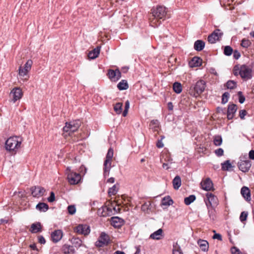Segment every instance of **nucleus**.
I'll return each instance as SVG.
<instances>
[{"label": "nucleus", "instance_id": "nucleus-5", "mask_svg": "<svg viewBox=\"0 0 254 254\" xmlns=\"http://www.w3.org/2000/svg\"><path fill=\"white\" fill-rule=\"evenodd\" d=\"M113 154V149L112 148H110L106 155V160L104 163V175L105 177L109 176V175Z\"/></svg>", "mask_w": 254, "mask_h": 254}, {"label": "nucleus", "instance_id": "nucleus-21", "mask_svg": "<svg viewBox=\"0 0 254 254\" xmlns=\"http://www.w3.org/2000/svg\"><path fill=\"white\" fill-rule=\"evenodd\" d=\"M241 193L247 201L251 200V192L248 188L243 187L241 189Z\"/></svg>", "mask_w": 254, "mask_h": 254}, {"label": "nucleus", "instance_id": "nucleus-46", "mask_svg": "<svg viewBox=\"0 0 254 254\" xmlns=\"http://www.w3.org/2000/svg\"><path fill=\"white\" fill-rule=\"evenodd\" d=\"M19 75L20 76H21V77H24L25 76H26L28 72L29 71L26 70L24 69V68H22V67L21 66H20L19 68Z\"/></svg>", "mask_w": 254, "mask_h": 254}, {"label": "nucleus", "instance_id": "nucleus-28", "mask_svg": "<svg viewBox=\"0 0 254 254\" xmlns=\"http://www.w3.org/2000/svg\"><path fill=\"white\" fill-rule=\"evenodd\" d=\"M36 208L40 211L46 212L49 209V206L45 203L40 202L36 205Z\"/></svg>", "mask_w": 254, "mask_h": 254}, {"label": "nucleus", "instance_id": "nucleus-2", "mask_svg": "<svg viewBox=\"0 0 254 254\" xmlns=\"http://www.w3.org/2000/svg\"><path fill=\"white\" fill-rule=\"evenodd\" d=\"M205 88V82L202 80H198L194 85H192L189 90V94L195 97L201 94Z\"/></svg>", "mask_w": 254, "mask_h": 254}, {"label": "nucleus", "instance_id": "nucleus-10", "mask_svg": "<svg viewBox=\"0 0 254 254\" xmlns=\"http://www.w3.org/2000/svg\"><path fill=\"white\" fill-rule=\"evenodd\" d=\"M31 194L33 196L35 197H39L44 195L46 190L41 186H34L30 188Z\"/></svg>", "mask_w": 254, "mask_h": 254}, {"label": "nucleus", "instance_id": "nucleus-31", "mask_svg": "<svg viewBox=\"0 0 254 254\" xmlns=\"http://www.w3.org/2000/svg\"><path fill=\"white\" fill-rule=\"evenodd\" d=\"M173 90L176 93H180L182 91V85L180 83L176 82L173 85Z\"/></svg>", "mask_w": 254, "mask_h": 254}, {"label": "nucleus", "instance_id": "nucleus-9", "mask_svg": "<svg viewBox=\"0 0 254 254\" xmlns=\"http://www.w3.org/2000/svg\"><path fill=\"white\" fill-rule=\"evenodd\" d=\"M75 232L85 236L89 234L90 230L89 226L86 224H79L74 228Z\"/></svg>", "mask_w": 254, "mask_h": 254}, {"label": "nucleus", "instance_id": "nucleus-39", "mask_svg": "<svg viewBox=\"0 0 254 254\" xmlns=\"http://www.w3.org/2000/svg\"><path fill=\"white\" fill-rule=\"evenodd\" d=\"M214 144L216 146H220L222 144V139L220 136H215L214 138Z\"/></svg>", "mask_w": 254, "mask_h": 254}, {"label": "nucleus", "instance_id": "nucleus-50", "mask_svg": "<svg viewBox=\"0 0 254 254\" xmlns=\"http://www.w3.org/2000/svg\"><path fill=\"white\" fill-rule=\"evenodd\" d=\"M159 126V122L157 120H152L150 124V127L154 128V130H156V127H157Z\"/></svg>", "mask_w": 254, "mask_h": 254}, {"label": "nucleus", "instance_id": "nucleus-34", "mask_svg": "<svg viewBox=\"0 0 254 254\" xmlns=\"http://www.w3.org/2000/svg\"><path fill=\"white\" fill-rule=\"evenodd\" d=\"M122 107H123L122 103L119 102V103H116L114 107V109L115 112L117 114H120L122 112V110H123Z\"/></svg>", "mask_w": 254, "mask_h": 254}, {"label": "nucleus", "instance_id": "nucleus-20", "mask_svg": "<svg viewBox=\"0 0 254 254\" xmlns=\"http://www.w3.org/2000/svg\"><path fill=\"white\" fill-rule=\"evenodd\" d=\"M202 60L197 57H193L189 63V66L191 67H197L201 65Z\"/></svg>", "mask_w": 254, "mask_h": 254}, {"label": "nucleus", "instance_id": "nucleus-57", "mask_svg": "<svg viewBox=\"0 0 254 254\" xmlns=\"http://www.w3.org/2000/svg\"><path fill=\"white\" fill-rule=\"evenodd\" d=\"M116 81L119 80L121 77V73L119 69H116Z\"/></svg>", "mask_w": 254, "mask_h": 254}, {"label": "nucleus", "instance_id": "nucleus-19", "mask_svg": "<svg viewBox=\"0 0 254 254\" xmlns=\"http://www.w3.org/2000/svg\"><path fill=\"white\" fill-rule=\"evenodd\" d=\"M163 231L162 229H159L151 234L149 238L153 240H159L163 238Z\"/></svg>", "mask_w": 254, "mask_h": 254}, {"label": "nucleus", "instance_id": "nucleus-30", "mask_svg": "<svg viewBox=\"0 0 254 254\" xmlns=\"http://www.w3.org/2000/svg\"><path fill=\"white\" fill-rule=\"evenodd\" d=\"M117 87L120 90H123L127 89L128 87V85L127 80H122L118 83Z\"/></svg>", "mask_w": 254, "mask_h": 254}, {"label": "nucleus", "instance_id": "nucleus-59", "mask_svg": "<svg viewBox=\"0 0 254 254\" xmlns=\"http://www.w3.org/2000/svg\"><path fill=\"white\" fill-rule=\"evenodd\" d=\"M149 204H148L147 203H144L141 206V210L143 211H146L148 209V206Z\"/></svg>", "mask_w": 254, "mask_h": 254}, {"label": "nucleus", "instance_id": "nucleus-1", "mask_svg": "<svg viewBox=\"0 0 254 254\" xmlns=\"http://www.w3.org/2000/svg\"><path fill=\"white\" fill-rule=\"evenodd\" d=\"M167 16L166 8L163 6L159 5L156 7H153L151 9V15L149 16L150 25L156 27L160 24H157L160 19L164 20Z\"/></svg>", "mask_w": 254, "mask_h": 254}, {"label": "nucleus", "instance_id": "nucleus-7", "mask_svg": "<svg viewBox=\"0 0 254 254\" xmlns=\"http://www.w3.org/2000/svg\"><path fill=\"white\" fill-rule=\"evenodd\" d=\"M253 76L252 69L245 64L241 65V77L245 80L252 78Z\"/></svg>", "mask_w": 254, "mask_h": 254}, {"label": "nucleus", "instance_id": "nucleus-33", "mask_svg": "<svg viewBox=\"0 0 254 254\" xmlns=\"http://www.w3.org/2000/svg\"><path fill=\"white\" fill-rule=\"evenodd\" d=\"M173 254H183L181 251L180 246L177 243H176L173 245Z\"/></svg>", "mask_w": 254, "mask_h": 254}, {"label": "nucleus", "instance_id": "nucleus-3", "mask_svg": "<svg viewBox=\"0 0 254 254\" xmlns=\"http://www.w3.org/2000/svg\"><path fill=\"white\" fill-rule=\"evenodd\" d=\"M22 139L18 136L10 137L5 142V148L9 151H14L20 147Z\"/></svg>", "mask_w": 254, "mask_h": 254}, {"label": "nucleus", "instance_id": "nucleus-35", "mask_svg": "<svg viewBox=\"0 0 254 254\" xmlns=\"http://www.w3.org/2000/svg\"><path fill=\"white\" fill-rule=\"evenodd\" d=\"M222 169L225 171H228L232 167L231 164L229 160H226L224 163H222Z\"/></svg>", "mask_w": 254, "mask_h": 254}, {"label": "nucleus", "instance_id": "nucleus-47", "mask_svg": "<svg viewBox=\"0 0 254 254\" xmlns=\"http://www.w3.org/2000/svg\"><path fill=\"white\" fill-rule=\"evenodd\" d=\"M229 97V94L228 92H225L222 97V104H225L228 101V98Z\"/></svg>", "mask_w": 254, "mask_h": 254}, {"label": "nucleus", "instance_id": "nucleus-23", "mask_svg": "<svg viewBox=\"0 0 254 254\" xmlns=\"http://www.w3.org/2000/svg\"><path fill=\"white\" fill-rule=\"evenodd\" d=\"M62 251L64 254H73L75 250L73 246H71L66 244L63 246Z\"/></svg>", "mask_w": 254, "mask_h": 254}, {"label": "nucleus", "instance_id": "nucleus-13", "mask_svg": "<svg viewBox=\"0 0 254 254\" xmlns=\"http://www.w3.org/2000/svg\"><path fill=\"white\" fill-rule=\"evenodd\" d=\"M98 214L101 216L106 217L112 215L113 211L111 208L105 206L98 209Z\"/></svg>", "mask_w": 254, "mask_h": 254}, {"label": "nucleus", "instance_id": "nucleus-56", "mask_svg": "<svg viewBox=\"0 0 254 254\" xmlns=\"http://www.w3.org/2000/svg\"><path fill=\"white\" fill-rule=\"evenodd\" d=\"M103 242L102 241V240H101L100 239H99L98 241H97L96 242L95 245L97 247H103L104 245H106L105 244H103Z\"/></svg>", "mask_w": 254, "mask_h": 254}, {"label": "nucleus", "instance_id": "nucleus-38", "mask_svg": "<svg viewBox=\"0 0 254 254\" xmlns=\"http://www.w3.org/2000/svg\"><path fill=\"white\" fill-rule=\"evenodd\" d=\"M116 70L109 69L108 70V74L109 78L112 81H116Z\"/></svg>", "mask_w": 254, "mask_h": 254}, {"label": "nucleus", "instance_id": "nucleus-16", "mask_svg": "<svg viewBox=\"0 0 254 254\" xmlns=\"http://www.w3.org/2000/svg\"><path fill=\"white\" fill-rule=\"evenodd\" d=\"M124 223V220L119 217H112L111 218V224L115 228L121 227Z\"/></svg>", "mask_w": 254, "mask_h": 254}, {"label": "nucleus", "instance_id": "nucleus-48", "mask_svg": "<svg viewBox=\"0 0 254 254\" xmlns=\"http://www.w3.org/2000/svg\"><path fill=\"white\" fill-rule=\"evenodd\" d=\"M67 210L69 214L71 215L74 214L76 212V208L73 205L68 206L67 207Z\"/></svg>", "mask_w": 254, "mask_h": 254}, {"label": "nucleus", "instance_id": "nucleus-49", "mask_svg": "<svg viewBox=\"0 0 254 254\" xmlns=\"http://www.w3.org/2000/svg\"><path fill=\"white\" fill-rule=\"evenodd\" d=\"M248 215V212H245V211L242 212L240 216V220L242 222L246 221L247 220Z\"/></svg>", "mask_w": 254, "mask_h": 254}, {"label": "nucleus", "instance_id": "nucleus-54", "mask_svg": "<svg viewBox=\"0 0 254 254\" xmlns=\"http://www.w3.org/2000/svg\"><path fill=\"white\" fill-rule=\"evenodd\" d=\"M247 112L245 110H240L239 111V116L241 119H244L245 116L246 115Z\"/></svg>", "mask_w": 254, "mask_h": 254}, {"label": "nucleus", "instance_id": "nucleus-32", "mask_svg": "<svg viewBox=\"0 0 254 254\" xmlns=\"http://www.w3.org/2000/svg\"><path fill=\"white\" fill-rule=\"evenodd\" d=\"M70 241L74 247L76 248L80 247L82 245V241L78 238H72Z\"/></svg>", "mask_w": 254, "mask_h": 254}, {"label": "nucleus", "instance_id": "nucleus-26", "mask_svg": "<svg viewBox=\"0 0 254 254\" xmlns=\"http://www.w3.org/2000/svg\"><path fill=\"white\" fill-rule=\"evenodd\" d=\"M31 232L33 233H36L41 231V225L40 223H33L31 226Z\"/></svg>", "mask_w": 254, "mask_h": 254}, {"label": "nucleus", "instance_id": "nucleus-60", "mask_svg": "<svg viewBox=\"0 0 254 254\" xmlns=\"http://www.w3.org/2000/svg\"><path fill=\"white\" fill-rule=\"evenodd\" d=\"M38 240H39V242L41 244H44L46 243V241H45L44 238L42 236H39Z\"/></svg>", "mask_w": 254, "mask_h": 254}, {"label": "nucleus", "instance_id": "nucleus-45", "mask_svg": "<svg viewBox=\"0 0 254 254\" xmlns=\"http://www.w3.org/2000/svg\"><path fill=\"white\" fill-rule=\"evenodd\" d=\"M251 45V42L250 40L244 39L242 41L241 46L244 48H248Z\"/></svg>", "mask_w": 254, "mask_h": 254}, {"label": "nucleus", "instance_id": "nucleus-43", "mask_svg": "<svg viewBox=\"0 0 254 254\" xmlns=\"http://www.w3.org/2000/svg\"><path fill=\"white\" fill-rule=\"evenodd\" d=\"M233 52V49L229 46L225 47L224 53L226 56H230Z\"/></svg>", "mask_w": 254, "mask_h": 254}, {"label": "nucleus", "instance_id": "nucleus-61", "mask_svg": "<svg viewBox=\"0 0 254 254\" xmlns=\"http://www.w3.org/2000/svg\"><path fill=\"white\" fill-rule=\"evenodd\" d=\"M213 239H218L219 240H222V236L219 234H215L213 236Z\"/></svg>", "mask_w": 254, "mask_h": 254}, {"label": "nucleus", "instance_id": "nucleus-24", "mask_svg": "<svg viewBox=\"0 0 254 254\" xmlns=\"http://www.w3.org/2000/svg\"><path fill=\"white\" fill-rule=\"evenodd\" d=\"M205 46V43L200 40L196 41L194 44V49L197 51H200L203 50Z\"/></svg>", "mask_w": 254, "mask_h": 254}, {"label": "nucleus", "instance_id": "nucleus-27", "mask_svg": "<svg viewBox=\"0 0 254 254\" xmlns=\"http://www.w3.org/2000/svg\"><path fill=\"white\" fill-rule=\"evenodd\" d=\"M172 183L174 189L178 190L181 185V180L180 176H176L173 179Z\"/></svg>", "mask_w": 254, "mask_h": 254}, {"label": "nucleus", "instance_id": "nucleus-40", "mask_svg": "<svg viewBox=\"0 0 254 254\" xmlns=\"http://www.w3.org/2000/svg\"><path fill=\"white\" fill-rule=\"evenodd\" d=\"M100 239L102 240L103 244L107 245L109 241V237L105 233H102L100 237Z\"/></svg>", "mask_w": 254, "mask_h": 254}, {"label": "nucleus", "instance_id": "nucleus-25", "mask_svg": "<svg viewBox=\"0 0 254 254\" xmlns=\"http://www.w3.org/2000/svg\"><path fill=\"white\" fill-rule=\"evenodd\" d=\"M197 243L202 251L206 252L208 250V243L206 241L200 239L198 241Z\"/></svg>", "mask_w": 254, "mask_h": 254}, {"label": "nucleus", "instance_id": "nucleus-29", "mask_svg": "<svg viewBox=\"0 0 254 254\" xmlns=\"http://www.w3.org/2000/svg\"><path fill=\"white\" fill-rule=\"evenodd\" d=\"M173 201L169 196L164 197L162 199L161 205L164 206H169L173 204Z\"/></svg>", "mask_w": 254, "mask_h": 254}, {"label": "nucleus", "instance_id": "nucleus-62", "mask_svg": "<svg viewBox=\"0 0 254 254\" xmlns=\"http://www.w3.org/2000/svg\"><path fill=\"white\" fill-rule=\"evenodd\" d=\"M249 157L250 159L254 160V150H251L249 153Z\"/></svg>", "mask_w": 254, "mask_h": 254}, {"label": "nucleus", "instance_id": "nucleus-11", "mask_svg": "<svg viewBox=\"0 0 254 254\" xmlns=\"http://www.w3.org/2000/svg\"><path fill=\"white\" fill-rule=\"evenodd\" d=\"M223 33L221 32L220 30H215L208 37V41L211 44L215 43L217 41L219 40V39L222 36Z\"/></svg>", "mask_w": 254, "mask_h": 254}, {"label": "nucleus", "instance_id": "nucleus-64", "mask_svg": "<svg viewBox=\"0 0 254 254\" xmlns=\"http://www.w3.org/2000/svg\"><path fill=\"white\" fill-rule=\"evenodd\" d=\"M156 145H157V147H158V148H162L164 146V144L162 143L161 140L158 141V142L156 144Z\"/></svg>", "mask_w": 254, "mask_h": 254}, {"label": "nucleus", "instance_id": "nucleus-6", "mask_svg": "<svg viewBox=\"0 0 254 254\" xmlns=\"http://www.w3.org/2000/svg\"><path fill=\"white\" fill-rule=\"evenodd\" d=\"M66 174L68 182L70 185H76L80 182L81 180L80 174L71 171L69 168L66 169Z\"/></svg>", "mask_w": 254, "mask_h": 254}, {"label": "nucleus", "instance_id": "nucleus-8", "mask_svg": "<svg viewBox=\"0 0 254 254\" xmlns=\"http://www.w3.org/2000/svg\"><path fill=\"white\" fill-rule=\"evenodd\" d=\"M206 199H205L206 205L209 209V206L216 205L218 203L217 198L211 192H207L206 194Z\"/></svg>", "mask_w": 254, "mask_h": 254}, {"label": "nucleus", "instance_id": "nucleus-12", "mask_svg": "<svg viewBox=\"0 0 254 254\" xmlns=\"http://www.w3.org/2000/svg\"><path fill=\"white\" fill-rule=\"evenodd\" d=\"M252 163L251 161L247 160H240L238 163V167L239 169L243 172H248L251 168Z\"/></svg>", "mask_w": 254, "mask_h": 254}, {"label": "nucleus", "instance_id": "nucleus-37", "mask_svg": "<svg viewBox=\"0 0 254 254\" xmlns=\"http://www.w3.org/2000/svg\"><path fill=\"white\" fill-rule=\"evenodd\" d=\"M195 198H196V197L194 195H190L189 196L185 198V199H184L185 203L186 205H189L191 202H193L195 200Z\"/></svg>", "mask_w": 254, "mask_h": 254}, {"label": "nucleus", "instance_id": "nucleus-55", "mask_svg": "<svg viewBox=\"0 0 254 254\" xmlns=\"http://www.w3.org/2000/svg\"><path fill=\"white\" fill-rule=\"evenodd\" d=\"M231 253L232 254H241L239 250L236 247L231 249Z\"/></svg>", "mask_w": 254, "mask_h": 254}, {"label": "nucleus", "instance_id": "nucleus-36", "mask_svg": "<svg viewBox=\"0 0 254 254\" xmlns=\"http://www.w3.org/2000/svg\"><path fill=\"white\" fill-rule=\"evenodd\" d=\"M226 86L228 89H233L236 88L237 83L234 80H229L227 82Z\"/></svg>", "mask_w": 254, "mask_h": 254}, {"label": "nucleus", "instance_id": "nucleus-58", "mask_svg": "<svg viewBox=\"0 0 254 254\" xmlns=\"http://www.w3.org/2000/svg\"><path fill=\"white\" fill-rule=\"evenodd\" d=\"M241 56L240 53L237 50L233 53V57L235 59H238Z\"/></svg>", "mask_w": 254, "mask_h": 254}, {"label": "nucleus", "instance_id": "nucleus-15", "mask_svg": "<svg viewBox=\"0 0 254 254\" xmlns=\"http://www.w3.org/2000/svg\"><path fill=\"white\" fill-rule=\"evenodd\" d=\"M10 94L13 95L12 101L14 103L21 99L23 95L21 89L18 87L13 88L11 91Z\"/></svg>", "mask_w": 254, "mask_h": 254}, {"label": "nucleus", "instance_id": "nucleus-51", "mask_svg": "<svg viewBox=\"0 0 254 254\" xmlns=\"http://www.w3.org/2000/svg\"><path fill=\"white\" fill-rule=\"evenodd\" d=\"M238 95L239 96V102L241 104L243 103L245 100V97L242 95V92L241 91H239L238 92Z\"/></svg>", "mask_w": 254, "mask_h": 254}, {"label": "nucleus", "instance_id": "nucleus-42", "mask_svg": "<svg viewBox=\"0 0 254 254\" xmlns=\"http://www.w3.org/2000/svg\"><path fill=\"white\" fill-rule=\"evenodd\" d=\"M233 74L235 76L240 75L241 76V65H236L233 68Z\"/></svg>", "mask_w": 254, "mask_h": 254}, {"label": "nucleus", "instance_id": "nucleus-4", "mask_svg": "<svg viewBox=\"0 0 254 254\" xmlns=\"http://www.w3.org/2000/svg\"><path fill=\"white\" fill-rule=\"evenodd\" d=\"M81 125V122L79 120L67 122L63 128V130L64 132H68V135L71 136L72 133L78 130Z\"/></svg>", "mask_w": 254, "mask_h": 254}, {"label": "nucleus", "instance_id": "nucleus-14", "mask_svg": "<svg viewBox=\"0 0 254 254\" xmlns=\"http://www.w3.org/2000/svg\"><path fill=\"white\" fill-rule=\"evenodd\" d=\"M200 185L202 189L205 190L209 191L213 190V183L209 178L202 181Z\"/></svg>", "mask_w": 254, "mask_h": 254}, {"label": "nucleus", "instance_id": "nucleus-44", "mask_svg": "<svg viewBox=\"0 0 254 254\" xmlns=\"http://www.w3.org/2000/svg\"><path fill=\"white\" fill-rule=\"evenodd\" d=\"M32 64L33 62L31 60H28L26 64H24L23 68H24L25 70L29 71L31 69Z\"/></svg>", "mask_w": 254, "mask_h": 254}, {"label": "nucleus", "instance_id": "nucleus-41", "mask_svg": "<svg viewBox=\"0 0 254 254\" xmlns=\"http://www.w3.org/2000/svg\"><path fill=\"white\" fill-rule=\"evenodd\" d=\"M118 192V188L116 185H115L113 187L109 189L108 193L109 195H115Z\"/></svg>", "mask_w": 254, "mask_h": 254}, {"label": "nucleus", "instance_id": "nucleus-53", "mask_svg": "<svg viewBox=\"0 0 254 254\" xmlns=\"http://www.w3.org/2000/svg\"><path fill=\"white\" fill-rule=\"evenodd\" d=\"M216 155L219 157L223 155L224 151L222 148H218L215 151Z\"/></svg>", "mask_w": 254, "mask_h": 254}, {"label": "nucleus", "instance_id": "nucleus-52", "mask_svg": "<svg viewBox=\"0 0 254 254\" xmlns=\"http://www.w3.org/2000/svg\"><path fill=\"white\" fill-rule=\"evenodd\" d=\"M48 200L50 202H52L55 200V195L54 192H51L50 196L48 198Z\"/></svg>", "mask_w": 254, "mask_h": 254}, {"label": "nucleus", "instance_id": "nucleus-22", "mask_svg": "<svg viewBox=\"0 0 254 254\" xmlns=\"http://www.w3.org/2000/svg\"><path fill=\"white\" fill-rule=\"evenodd\" d=\"M100 51V47H97L91 51L88 55V57L90 59H94L98 57Z\"/></svg>", "mask_w": 254, "mask_h": 254}, {"label": "nucleus", "instance_id": "nucleus-63", "mask_svg": "<svg viewBox=\"0 0 254 254\" xmlns=\"http://www.w3.org/2000/svg\"><path fill=\"white\" fill-rule=\"evenodd\" d=\"M86 170H87L86 168L83 166H81L80 168V173L83 175H84L86 173Z\"/></svg>", "mask_w": 254, "mask_h": 254}, {"label": "nucleus", "instance_id": "nucleus-18", "mask_svg": "<svg viewBox=\"0 0 254 254\" xmlns=\"http://www.w3.org/2000/svg\"><path fill=\"white\" fill-rule=\"evenodd\" d=\"M63 237V232L61 230H55L51 234L52 241L54 243L59 242Z\"/></svg>", "mask_w": 254, "mask_h": 254}, {"label": "nucleus", "instance_id": "nucleus-17", "mask_svg": "<svg viewBox=\"0 0 254 254\" xmlns=\"http://www.w3.org/2000/svg\"><path fill=\"white\" fill-rule=\"evenodd\" d=\"M237 110V107L236 104H232L229 105L227 110V118L228 120H231L233 118Z\"/></svg>", "mask_w": 254, "mask_h": 254}]
</instances>
